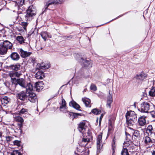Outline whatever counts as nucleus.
<instances>
[{"mask_svg":"<svg viewBox=\"0 0 155 155\" xmlns=\"http://www.w3.org/2000/svg\"><path fill=\"white\" fill-rule=\"evenodd\" d=\"M36 11L35 7L33 5H30L23 15L25 20L26 21H30L36 15Z\"/></svg>","mask_w":155,"mask_h":155,"instance_id":"1","label":"nucleus"},{"mask_svg":"<svg viewBox=\"0 0 155 155\" xmlns=\"http://www.w3.org/2000/svg\"><path fill=\"white\" fill-rule=\"evenodd\" d=\"M33 89L32 85L29 83L26 86V93L28 95V100L31 102L35 103L38 100L36 94L32 92Z\"/></svg>","mask_w":155,"mask_h":155,"instance_id":"2","label":"nucleus"},{"mask_svg":"<svg viewBox=\"0 0 155 155\" xmlns=\"http://www.w3.org/2000/svg\"><path fill=\"white\" fill-rule=\"evenodd\" d=\"M126 123L128 125H133L137 120V114L132 111H127L126 114Z\"/></svg>","mask_w":155,"mask_h":155,"instance_id":"3","label":"nucleus"},{"mask_svg":"<svg viewBox=\"0 0 155 155\" xmlns=\"http://www.w3.org/2000/svg\"><path fill=\"white\" fill-rule=\"evenodd\" d=\"M153 105L150 101H144L141 104L140 108L138 110L141 112L148 113L151 107Z\"/></svg>","mask_w":155,"mask_h":155,"instance_id":"4","label":"nucleus"},{"mask_svg":"<svg viewBox=\"0 0 155 155\" xmlns=\"http://www.w3.org/2000/svg\"><path fill=\"white\" fill-rule=\"evenodd\" d=\"M126 140L124 143V146H125V147H127L129 149H130V147H131L132 150H133L134 147L131 143L132 137L131 136L128 134L126 133Z\"/></svg>","mask_w":155,"mask_h":155,"instance_id":"5","label":"nucleus"},{"mask_svg":"<svg viewBox=\"0 0 155 155\" xmlns=\"http://www.w3.org/2000/svg\"><path fill=\"white\" fill-rule=\"evenodd\" d=\"M80 61L83 63V66L86 68H90L92 67L91 62L90 60H87V59L81 58Z\"/></svg>","mask_w":155,"mask_h":155,"instance_id":"6","label":"nucleus"},{"mask_svg":"<svg viewBox=\"0 0 155 155\" xmlns=\"http://www.w3.org/2000/svg\"><path fill=\"white\" fill-rule=\"evenodd\" d=\"M46 4L44 6L45 9L43 12H44L48 10H51L49 6L52 5H56L55 0H48L46 3Z\"/></svg>","mask_w":155,"mask_h":155,"instance_id":"7","label":"nucleus"},{"mask_svg":"<svg viewBox=\"0 0 155 155\" xmlns=\"http://www.w3.org/2000/svg\"><path fill=\"white\" fill-rule=\"evenodd\" d=\"M28 95L26 93V90L23 91L17 95V97L20 100L24 101L27 98Z\"/></svg>","mask_w":155,"mask_h":155,"instance_id":"8","label":"nucleus"},{"mask_svg":"<svg viewBox=\"0 0 155 155\" xmlns=\"http://www.w3.org/2000/svg\"><path fill=\"white\" fill-rule=\"evenodd\" d=\"M9 75L12 81H16V77H19L21 75V73L18 72L11 71L9 73Z\"/></svg>","mask_w":155,"mask_h":155,"instance_id":"9","label":"nucleus"},{"mask_svg":"<svg viewBox=\"0 0 155 155\" xmlns=\"http://www.w3.org/2000/svg\"><path fill=\"white\" fill-rule=\"evenodd\" d=\"M28 23L27 22H21L20 24V26L17 27V30L19 31H27V27L28 26Z\"/></svg>","mask_w":155,"mask_h":155,"instance_id":"10","label":"nucleus"},{"mask_svg":"<svg viewBox=\"0 0 155 155\" xmlns=\"http://www.w3.org/2000/svg\"><path fill=\"white\" fill-rule=\"evenodd\" d=\"M113 102L112 92V91H109V95L107 97V104L106 105L107 107L110 108L111 104Z\"/></svg>","mask_w":155,"mask_h":155,"instance_id":"11","label":"nucleus"},{"mask_svg":"<svg viewBox=\"0 0 155 155\" xmlns=\"http://www.w3.org/2000/svg\"><path fill=\"white\" fill-rule=\"evenodd\" d=\"M102 135L101 134H99L97 138V152H100L102 146L101 144L102 142Z\"/></svg>","mask_w":155,"mask_h":155,"instance_id":"12","label":"nucleus"},{"mask_svg":"<svg viewBox=\"0 0 155 155\" xmlns=\"http://www.w3.org/2000/svg\"><path fill=\"white\" fill-rule=\"evenodd\" d=\"M16 81L17 82V83L22 87L26 90V86L27 85H26L25 81L24 79L22 78H19L17 79Z\"/></svg>","mask_w":155,"mask_h":155,"instance_id":"13","label":"nucleus"},{"mask_svg":"<svg viewBox=\"0 0 155 155\" xmlns=\"http://www.w3.org/2000/svg\"><path fill=\"white\" fill-rule=\"evenodd\" d=\"M60 109L61 111H62L64 113H66L67 111L66 101L62 98Z\"/></svg>","mask_w":155,"mask_h":155,"instance_id":"14","label":"nucleus"},{"mask_svg":"<svg viewBox=\"0 0 155 155\" xmlns=\"http://www.w3.org/2000/svg\"><path fill=\"white\" fill-rule=\"evenodd\" d=\"M38 70L35 75V77L37 79H41L45 77L44 74L41 70H36V71Z\"/></svg>","mask_w":155,"mask_h":155,"instance_id":"15","label":"nucleus"},{"mask_svg":"<svg viewBox=\"0 0 155 155\" xmlns=\"http://www.w3.org/2000/svg\"><path fill=\"white\" fill-rule=\"evenodd\" d=\"M143 140L145 145L148 146L149 147L151 146L152 142L150 137L147 136H146L143 138Z\"/></svg>","mask_w":155,"mask_h":155,"instance_id":"16","label":"nucleus"},{"mask_svg":"<svg viewBox=\"0 0 155 155\" xmlns=\"http://www.w3.org/2000/svg\"><path fill=\"white\" fill-rule=\"evenodd\" d=\"M20 54L21 57L23 58H25L29 56L31 53L30 52L25 51L22 49L21 48L20 51Z\"/></svg>","mask_w":155,"mask_h":155,"instance_id":"17","label":"nucleus"},{"mask_svg":"<svg viewBox=\"0 0 155 155\" xmlns=\"http://www.w3.org/2000/svg\"><path fill=\"white\" fill-rule=\"evenodd\" d=\"M130 149H128L127 147L123 146V149L121 152V155H129L128 152V150H129L130 152H133V150H132L131 147H130Z\"/></svg>","mask_w":155,"mask_h":155,"instance_id":"18","label":"nucleus"},{"mask_svg":"<svg viewBox=\"0 0 155 155\" xmlns=\"http://www.w3.org/2000/svg\"><path fill=\"white\" fill-rule=\"evenodd\" d=\"M146 117L143 116L139 118L138 122L141 126H143L145 125L146 124Z\"/></svg>","mask_w":155,"mask_h":155,"instance_id":"19","label":"nucleus"},{"mask_svg":"<svg viewBox=\"0 0 155 155\" xmlns=\"http://www.w3.org/2000/svg\"><path fill=\"white\" fill-rule=\"evenodd\" d=\"M44 84L42 81L39 82L35 84V86L36 90L40 91L43 88Z\"/></svg>","mask_w":155,"mask_h":155,"instance_id":"20","label":"nucleus"},{"mask_svg":"<svg viewBox=\"0 0 155 155\" xmlns=\"http://www.w3.org/2000/svg\"><path fill=\"white\" fill-rule=\"evenodd\" d=\"M147 77V75L144 73L142 72L140 74H137L136 76V78L137 79L140 80H143Z\"/></svg>","mask_w":155,"mask_h":155,"instance_id":"21","label":"nucleus"},{"mask_svg":"<svg viewBox=\"0 0 155 155\" xmlns=\"http://www.w3.org/2000/svg\"><path fill=\"white\" fill-rule=\"evenodd\" d=\"M10 57L12 60L14 61H18L19 58V54L16 52H13L10 55Z\"/></svg>","mask_w":155,"mask_h":155,"instance_id":"22","label":"nucleus"},{"mask_svg":"<svg viewBox=\"0 0 155 155\" xmlns=\"http://www.w3.org/2000/svg\"><path fill=\"white\" fill-rule=\"evenodd\" d=\"M82 101L86 107H91V101L90 99L87 98H84L82 99Z\"/></svg>","mask_w":155,"mask_h":155,"instance_id":"23","label":"nucleus"},{"mask_svg":"<svg viewBox=\"0 0 155 155\" xmlns=\"http://www.w3.org/2000/svg\"><path fill=\"white\" fill-rule=\"evenodd\" d=\"M69 105L70 106L73 107L77 110H80L79 109L80 108V106L75 101H72L70 102Z\"/></svg>","mask_w":155,"mask_h":155,"instance_id":"24","label":"nucleus"},{"mask_svg":"<svg viewBox=\"0 0 155 155\" xmlns=\"http://www.w3.org/2000/svg\"><path fill=\"white\" fill-rule=\"evenodd\" d=\"M2 45H3V46L5 47H6L7 49H11L12 46V43L7 40H6L4 41L3 44Z\"/></svg>","mask_w":155,"mask_h":155,"instance_id":"25","label":"nucleus"},{"mask_svg":"<svg viewBox=\"0 0 155 155\" xmlns=\"http://www.w3.org/2000/svg\"><path fill=\"white\" fill-rule=\"evenodd\" d=\"M7 48L3 46L2 44L0 45V54L4 55L6 53Z\"/></svg>","mask_w":155,"mask_h":155,"instance_id":"26","label":"nucleus"},{"mask_svg":"<svg viewBox=\"0 0 155 155\" xmlns=\"http://www.w3.org/2000/svg\"><path fill=\"white\" fill-rule=\"evenodd\" d=\"M9 68L15 71H17L20 68V65L19 64H16L15 65H11L9 66Z\"/></svg>","mask_w":155,"mask_h":155,"instance_id":"27","label":"nucleus"},{"mask_svg":"<svg viewBox=\"0 0 155 155\" xmlns=\"http://www.w3.org/2000/svg\"><path fill=\"white\" fill-rule=\"evenodd\" d=\"M90 139L88 138H83L81 142V146L85 147L90 141Z\"/></svg>","mask_w":155,"mask_h":155,"instance_id":"28","label":"nucleus"},{"mask_svg":"<svg viewBox=\"0 0 155 155\" xmlns=\"http://www.w3.org/2000/svg\"><path fill=\"white\" fill-rule=\"evenodd\" d=\"M41 35L43 39H47V38H51V36L49 35L46 31L42 32L41 33Z\"/></svg>","mask_w":155,"mask_h":155,"instance_id":"29","label":"nucleus"},{"mask_svg":"<svg viewBox=\"0 0 155 155\" xmlns=\"http://www.w3.org/2000/svg\"><path fill=\"white\" fill-rule=\"evenodd\" d=\"M1 103L3 106H5V104H7L9 102V99L7 97H5L1 99Z\"/></svg>","mask_w":155,"mask_h":155,"instance_id":"30","label":"nucleus"},{"mask_svg":"<svg viewBox=\"0 0 155 155\" xmlns=\"http://www.w3.org/2000/svg\"><path fill=\"white\" fill-rule=\"evenodd\" d=\"M85 124L84 122L80 123L79 124L78 129L80 132H81L82 131L85 129Z\"/></svg>","mask_w":155,"mask_h":155,"instance_id":"31","label":"nucleus"},{"mask_svg":"<svg viewBox=\"0 0 155 155\" xmlns=\"http://www.w3.org/2000/svg\"><path fill=\"white\" fill-rule=\"evenodd\" d=\"M14 118L16 121L20 122L21 123L20 127L22 126V124L24 121V120L20 116H16L14 117Z\"/></svg>","mask_w":155,"mask_h":155,"instance_id":"32","label":"nucleus"},{"mask_svg":"<svg viewBox=\"0 0 155 155\" xmlns=\"http://www.w3.org/2000/svg\"><path fill=\"white\" fill-rule=\"evenodd\" d=\"M149 94L151 97L155 96V87L151 88L149 92Z\"/></svg>","mask_w":155,"mask_h":155,"instance_id":"33","label":"nucleus"},{"mask_svg":"<svg viewBox=\"0 0 155 155\" xmlns=\"http://www.w3.org/2000/svg\"><path fill=\"white\" fill-rule=\"evenodd\" d=\"M48 67H47L45 65H41V64H38L37 65L36 70L44 69L46 68H48Z\"/></svg>","mask_w":155,"mask_h":155,"instance_id":"34","label":"nucleus"},{"mask_svg":"<svg viewBox=\"0 0 155 155\" xmlns=\"http://www.w3.org/2000/svg\"><path fill=\"white\" fill-rule=\"evenodd\" d=\"M25 0H16V2L18 5L20 6H22L24 4Z\"/></svg>","mask_w":155,"mask_h":155,"instance_id":"35","label":"nucleus"},{"mask_svg":"<svg viewBox=\"0 0 155 155\" xmlns=\"http://www.w3.org/2000/svg\"><path fill=\"white\" fill-rule=\"evenodd\" d=\"M28 112V110L25 108H22L19 111V114L20 115H21V114H26Z\"/></svg>","mask_w":155,"mask_h":155,"instance_id":"36","label":"nucleus"},{"mask_svg":"<svg viewBox=\"0 0 155 155\" xmlns=\"http://www.w3.org/2000/svg\"><path fill=\"white\" fill-rule=\"evenodd\" d=\"M91 112L94 114L97 115L99 114H100V113H101V110H98L95 108L93 109L92 110Z\"/></svg>","mask_w":155,"mask_h":155,"instance_id":"37","label":"nucleus"},{"mask_svg":"<svg viewBox=\"0 0 155 155\" xmlns=\"http://www.w3.org/2000/svg\"><path fill=\"white\" fill-rule=\"evenodd\" d=\"M147 131H149V133H150L151 134L153 133V130L152 125H149L147 127Z\"/></svg>","mask_w":155,"mask_h":155,"instance_id":"38","label":"nucleus"},{"mask_svg":"<svg viewBox=\"0 0 155 155\" xmlns=\"http://www.w3.org/2000/svg\"><path fill=\"white\" fill-rule=\"evenodd\" d=\"M34 31L32 29L29 32L27 35V37L28 38H30L31 35L33 36L35 34H34Z\"/></svg>","mask_w":155,"mask_h":155,"instance_id":"39","label":"nucleus"},{"mask_svg":"<svg viewBox=\"0 0 155 155\" xmlns=\"http://www.w3.org/2000/svg\"><path fill=\"white\" fill-rule=\"evenodd\" d=\"M11 155H22V154L18 150H15L11 153Z\"/></svg>","mask_w":155,"mask_h":155,"instance_id":"40","label":"nucleus"},{"mask_svg":"<svg viewBox=\"0 0 155 155\" xmlns=\"http://www.w3.org/2000/svg\"><path fill=\"white\" fill-rule=\"evenodd\" d=\"M90 89L91 90L95 91L97 90V87L95 84H92L90 86Z\"/></svg>","mask_w":155,"mask_h":155,"instance_id":"41","label":"nucleus"},{"mask_svg":"<svg viewBox=\"0 0 155 155\" xmlns=\"http://www.w3.org/2000/svg\"><path fill=\"white\" fill-rule=\"evenodd\" d=\"M21 141L18 140H15L14 141L13 143L14 145H17L18 146H20Z\"/></svg>","mask_w":155,"mask_h":155,"instance_id":"42","label":"nucleus"},{"mask_svg":"<svg viewBox=\"0 0 155 155\" xmlns=\"http://www.w3.org/2000/svg\"><path fill=\"white\" fill-rule=\"evenodd\" d=\"M72 114L73 116L74 117V118H77L78 117V116L80 115V114L79 113H72L71 115Z\"/></svg>","mask_w":155,"mask_h":155,"instance_id":"43","label":"nucleus"},{"mask_svg":"<svg viewBox=\"0 0 155 155\" xmlns=\"http://www.w3.org/2000/svg\"><path fill=\"white\" fill-rule=\"evenodd\" d=\"M112 152H113V154L115 152V150L116 149V146L115 144V142L114 141L113 143V144H112Z\"/></svg>","mask_w":155,"mask_h":155,"instance_id":"44","label":"nucleus"},{"mask_svg":"<svg viewBox=\"0 0 155 155\" xmlns=\"http://www.w3.org/2000/svg\"><path fill=\"white\" fill-rule=\"evenodd\" d=\"M16 40L21 44H24L25 43L24 39H16Z\"/></svg>","mask_w":155,"mask_h":155,"instance_id":"45","label":"nucleus"},{"mask_svg":"<svg viewBox=\"0 0 155 155\" xmlns=\"http://www.w3.org/2000/svg\"><path fill=\"white\" fill-rule=\"evenodd\" d=\"M133 135L136 137H138L139 136V132L138 130H135L133 134Z\"/></svg>","mask_w":155,"mask_h":155,"instance_id":"46","label":"nucleus"},{"mask_svg":"<svg viewBox=\"0 0 155 155\" xmlns=\"http://www.w3.org/2000/svg\"><path fill=\"white\" fill-rule=\"evenodd\" d=\"M64 0H55L56 5L61 4L64 2Z\"/></svg>","mask_w":155,"mask_h":155,"instance_id":"47","label":"nucleus"},{"mask_svg":"<svg viewBox=\"0 0 155 155\" xmlns=\"http://www.w3.org/2000/svg\"><path fill=\"white\" fill-rule=\"evenodd\" d=\"M5 137L6 140L8 142L10 141L13 138L12 137L10 136L6 137Z\"/></svg>","mask_w":155,"mask_h":155,"instance_id":"48","label":"nucleus"},{"mask_svg":"<svg viewBox=\"0 0 155 155\" xmlns=\"http://www.w3.org/2000/svg\"><path fill=\"white\" fill-rule=\"evenodd\" d=\"M150 114L152 117L155 118V111H153L150 112Z\"/></svg>","mask_w":155,"mask_h":155,"instance_id":"49","label":"nucleus"},{"mask_svg":"<svg viewBox=\"0 0 155 155\" xmlns=\"http://www.w3.org/2000/svg\"><path fill=\"white\" fill-rule=\"evenodd\" d=\"M104 114H101V115L100 116V120L99 121V125L100 126L101 124V121L103 117Z\"/></svg>","mask_w":155,"mask_h":155,"instance_id":"50","label":"nucleus"},{"mask_svg":"<svg viewBox=\"0 0 155 155\" xmlns=\"http://www.w3.org/2000/svg\"><path fill=\"white\" fill-rule=\"evenodd\" d=\"M16 39H24L23 38L22 36H18Z\"/></svg>","mask_w":155,"mask_h":155,"instance_id":"51","label":"nucleus"},{"mask_svg":"<svg viewBox=\"0 0 155 155\" xmlns=\"http://www.w3.org/2000/svg\"><path fill=\"white\" fill-rule=\"evenodd\" d=\"M2 133L0 132V138H2Z\"/></svg>","mask_w":155,"mask_h":155,"instance_id":"52","label":"nucleus"},{"mask_svg":"<svg viewBox=\"0 0 155 155\" xmlns=\"http://www.w3.org/2000/svg\"><path fill=\"white\" fill-rule=\"evenodd\" d=\"M152 155H155V150L153 151L152 152Z\"/></svg>","mask_w":155,"mask_h":155,"instance_id":"53","label":"nucleus"},{"mask_svg":"<svg viewBox=\"0 0 155 155\" xmlns=\"http://www.w3.org/2000/svg\"><path fill=\"white\" fill-rule=\"evenodd\" d=\"M68 38H73V37H72V36L71 35L70 36H69L67 37Z\"/></svg>","mask_w":155,"mask_h":155,"instance_id":"54","label":"nucleus"},{"mask_svg":"<svg viewBox=\"0 0 155 155\" xmlns=\"http://www.w3.org/2000/svg\"><path fill=\"white\" fill-rule=\"evenodd\" d=\"M98 120V118H97V121Z\"/></svg>","mask_w":155,"mask_h":155,"instance_id":"55","label":"nucleus"},{"mask_svg":"<svg viewBox=\"0 0 155 155\" xmlns=\"http://www.w3.org/2000/svg\"><path fill=\"white\" fill-rule=\"evenodd\" d=\"M46 39H44V41H46Z\"/></svg>","mask_w":155,"mask_h":155,"instance_id":"56","label":"nucleus"},{"mask_svg":"<svg viewBox=\"0 0 155 155\" xmlns=\"http://www.w3.org/2000/svg\"><path fill=\"white\" fill-rule=\"evenodd\" d=\"M1 108V106L0 105V108Z\"/></svg>","mask_w":155,"mask_h":155,"instance_id":"57","label":"nucleus"}]
</instances>
